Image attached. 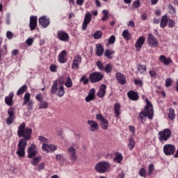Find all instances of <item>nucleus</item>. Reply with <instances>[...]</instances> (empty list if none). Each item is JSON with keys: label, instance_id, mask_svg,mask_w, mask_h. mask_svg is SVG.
I'll return each mask as SVG.
<instances>
[{"label": "nucleus", "instance_id": "5701e85b", "mask_svg": "<svg viewBox=\"0 0 178 178\" xmlns=\"http://www.w3.org/2000/svg\"><path fill=\"white\" fill-rule=\"evenodd\" d=\"M105 94H106V85L102 84L97 92V97H99V98H102L105 97Z\"/></svg>", "mask_w": 178, "mask_h": 178}, {"label": "nucleus", "instance_id": "de8ad7c7", "mask_svg": "<svg viewBox=\"0 0 178 178\" xmlns=\"http://www.w3.org/2000/svg\"><path fill=\"white\" fill-rule=\"evenodd\" d=\"M148 175H152V172L155 170V168L154 167V164H149L148 166Z\"/></svg>", "mask_w": 178, "mask_h": 178}, {"label": "nucleus", "instance_id": "a211bd4d", "mask_svg": "<svg viewBox=\"0 0 178 178\" xmlns=\"http://www.w3.org/2000/svg\"><path fill=\"white\" fill-rule=\"evenodd\" d=\"M88 124H89L90 131H97L98 130V123L95 120H88Z\"/></svg>", "mask_w": 178, "mask_h": 178}, {"label": "nucleus", "instance_id": "58836bf2", "mask_svg": "<svg viewBox=\"0 0 178 178\" xmlns=\"http://www.w3.org/2000/svg\"><path fill=\"white\" fill-rule=\"evenodd\" d=\"M80 81L81 83H83L84 86H86V84H88V82L90 81V80L88 79V78H87V76L83 75L80 79Z\"/></svg>", "mask_w": 178, "mask_h": 178}, {"label": "nucleus", "instance_id": "e433bc0d", "mask_svg": "<svg viewBox=\"0 0 178 178\" xmlns=\"http://www.w3.org/2000/svg\"><path fill=\"white\" fill-rule=\"evenodd\" d=\"M93 38L95 40H99L102 37V31H97L93 35H92Z\"/></svg>", "mask_w": 178, "mask_h": 178}, {"label": "nucleus", "instance_id": "774afa93", "mask_svg": "<svg viewBox=\"0 0 178 178\" xmlns=\"http://www.w3.org/2000/svg\"><path fill=\"white\" fill-rule=\"evenodd\" d=\"M116 178H124V172L122 171Z\"/></svg>", "mask_w": 178, "mask_h": 178}, {"label": "nucleus", "instance_id": "6e6d98bb", "mask_svg": "<svg viewBox=\"0 0 178 178\" xmlns=\"http://www.w3.org/2000/svg\"><path fill=\"white\" fill-rule=\"evenodd\" d=\"M56 161H63L65 159V157L63 156V154H56Z\"/></svg>", "mask_w": 178, "mask_h": 178}, {"label": "nucleus", "instance_id": "8fccbe9b", "mask_svg": "<svg viewBox=\"0 0 178 178\" xmlns=\"http://www.w3.org/2000/svg\"><path fill=\"white\" fill-rule=\"evenodd\" d=\"M96 65L97 66L99 70L102 71V70H104V65L102 64V62H101V61H97V62L96 63Z\"/></svg>", "mask_w": 178, "mask_h": 178}, {"label": "nucleus", "instance_id": "aec40b11", "mask_svg": "<svg viewBox=\"0 0 178 178\" xmlns=\"http://www.w3.org/2000/svg\"><path fill=\"white\" fill-rule=\"evenodd\" d=\"M13 97H15V94L13 92H11L8 96L5 97V102L8 106H12V105H13Z\"/></svg>", "mask_w": 178, "mask_h": 178}, {"label": "nucleus", "instance_id": "f704fd0d", "mask_svg": "<svg viewBox=\"0 0 178 178\" xmlns=\"http://www.w3.org/2000/svg\"><path fill=\"white\" fill-rule=\"evenodd\" d=\"M65 86L67 87V88H72V87H73V82L72 81V78H70V76L67 78Z\"/></svg>", "mask_w": 178, "mask_h": 178}, {"label": "nucleus", "instance_id": "a878e982", "mask_svg": "<svg viewBox=\"0 0 178 178\" xmlns=\"http://www.w3.org/2000/svg\"><path fill=\"white\" fill-rule=\"evenodd\" d=\"M127 95L129 99H131L132 101H138V94H137V92L131 90L127 93Z\"/></svg>", "mask_w": 178, "mask_h": 178}, {"label": "nucleus", "instance_id": "bf43d9fd", "mask_svg": "<svg viewBox=\"0 0 178 178\" xmlns=\"http://www.w3.org/2000/svg\"><path fill=\"white\" fill-rule=\"evenodd\" d=\"M6 24H10V13H7L6 17Z\"/></svg>", "mask_w": 178, "mask_h": 178}, {"label": "nucleus", "instance_id": "9b49d317", "mask_svg": "<svg viewBox=\"0 0 178 178\" xmlns=\"http://www.w3.org/2000/svg\"><path fill=\"white\" fill-rule=\"evenodd\" d=\"M39 24H40L43 29H47V27L51 24V19L47 16H42L39 19Z\"/></svg>", "mask_w": 178, "mask_h": 178}, {"label": "nucleus", "instance_id": "cd10ccee", "mask_svg": "<svg viewBox=\"0 0 178 178\" xmlns=\"http://www.w3.org/2000/svg\"><path fill=\"white\" fill-rule=\"evenodd\" d=\"M66 51L63 50L58 55V62L60 63H66Z\"/></svg>", "mask_w": 178, "mask_h": 178}, {"label": "nucleus", "instance_id": "5fc2aeb1", "mask_svg": "<svg viewBox=\"0 0 178 178\" xmlns=\"http://www.w3.org/2000/svg\"><path fill=\"white\" fill-rule=\"evenodd\" d=\"M116 41V38L115 35H111L108 39V44H115V42Z\"/></svg>", "mask_w": 178, "mask_h": 178}, {"label": "nucleus", "instance_id": "f8f14e48", "mask_svg": "<svg viewBox=\"0 0 178 178\" xmlns=\"http://www.w3.org/2000/svg\"><path fill=\"white\" fill-rule=\"evenodd\" d=\"M67 152L71 161H72V162H76L77 161V153L76 152V149L73 147H70L67 149Z\"/></svg>", "mask_w": 178, "mask_h": 178}, {"label": "nucleus", "instance_id": "dca6fc26", "mask_svg": "<svg viewBox=\"0 0 178 178\" xmlns=\"http://www.w3.org/2000/svg\"><path fill=\"white\" fill-rule=\"evenodd\" d=\"M42 149L47 152H55V151H56V146L44 143L42 146Z\"/></svg>", "mask_w": 178, "mask_h": 178}, {"label": "nucleus", "instance_id": "a19ab883", "mask_svg": "<svg viewBox=\"0 0 178 178\" xmlns=\"http://www.w3.org/2000/svg\"><path fill=\"white\" fill-rule=\"evenodd\" d=\"M101 123L102 129H104V130H108V120L104 118L102 121H101Z\"/></svg>", "mask_w": 178, "mask_h": 178}, {"label": "nucleus", "instance_id": "ea45409f", "mask_svg": "<svg viewBox=\"0 0 178 178\" xmlns=\"http://www.w3.org/2000/svg\"><path fill=\"white\" fill-rule=\"evenodd\" d=\"M135 145H136V141L133 138H131L129 139V142L128 144V147H129V149H133V148H134Z\"/></svg>", "mask_w": 178, "mask_h": 178}, {"label": "nucleus", "instance_id": "69168bd1", "mask_svg": "<svg viewBox=\"0 0 178 178\" xmlns=\"http://www.w3.org/2000/svg\"><path fill=\"white\" fill-rule=\"evenodd\" d=\"M133 6H134V8H138V6H140V1L139 0H136V1H134L133 3Z\"/></svg>", "mask_w": 178, "mask_h": 178}, {"label": "nucleus", "instance_id": "f257e3e1", "mask_svg": "<svg viewBox=\"0 0 178 178\" xmlns=\"http://www.w3.org/2000/svg\"><path fill=\"white\" fill-rule=\"evenodd\" d=\"M31 133H33V129L26 127L24 122H22L18 127L17 136L19 138L23 137V139H21L18 143V147L16 152L17 155L20 158H24L26 155V147H27V141L31 138Z\"/></svg>", "mask_w": 178, "mask_h": 178}, {"label": "nucleus", "instance_id": "4c0bfd02", "mask_svg": "<svg viewBox=\"0 0 178 178\" xmlns=\"http://www.w3.org/2000/svg\"><path fill=\"white\" fill-rule=\"evenodd\" d=\"M27 90V86L24 85L22 87H21L17 92V95H20L22 94H24V92Z\"/></svg>", "mask_w": 178, "mask_h": 178}, {"label": "nucleus", "instance_id": "6e6552de", "mask_svg": "<svg viewBox=\"0 0 178 178\" xmlns=\"http://www.w3.org/2000/svg\"><path fill=\"white\" fill-rule=\"evenodd\" d=\"M147 44L151 48H156L159 45L158 40L154 36V35L149 33L147 36Z\"/></svg>", "mask_w": 178, "mask_h": 178}, {"label": "nucleus", "instance_id": "a18cd8bd", "mask_svg": "<svg viewBox=\"0 0 178 178\" xmlns=\"http://www.w3.org/2000/svg\"><path fill=\"white\" fill-rule=\"evenodd\" d=\"M104 70L106 73H111V72H112V65L111 64H107Z\"/></svg>", "mask_w": 178, "mask_h": 178}, {"label": "nucleus", "instance_id": "052dcab7", "mask_svg": "<svg viewBox=\"0 0 178 178\" xmlns=\"http://www.w3.org/2000/svg\"><path fill=\"white\" fill-rule=\"evenodd\" d=\"M44 168H45V164L44 163H42L38 166L37 170L40 172V170H42Z\"/></svg>", "mask_w": 178, "mask_h": 178}, {"label": "nucleus", "instance_id": "4be33fe9", "mask_svg": "<svg viewBox=\"0 0 178 178\" xmlns=\"http://www.w3.org/2000/svg\"><path fill=\"white\" fill-rule=\"evenodd\" d=\"M159 60H160V62L161 63H163V65H165V66H168L170 65V63H172V59H170V58H167L166 56L163 55L159 56Z\"/></svg>", "mask_w": 178, "mask_h": 178}, {"label": "nucleus", "instance_id": "680f3d73", "mask_svg": "<svg viewBox=\"0 0 178 178\" xmlns=\"http://www.w3.org/2000/svg\"><path fill=\"white\" fill-rule=\"evenodd\" d=\"M96 118L97 119V120H99V122H102V120H104V119H105L101 114H97L96 115Z\"/></svg>", "mask_w": 178, "mask_h": 178}, {"label": "nucleus", "instance_id": "603ef678", "mask_svg": "<svg viewBox=\"0 0 178 178\" xmlns=\"http://www.w3.org/2000/svg\"><path fill=\"white\" fill-rule=\"evenodd\" d=\"M172 83H173V81L170 78H168L165 80V87H170L172 86Z\"/></svg>", "mask_w": 178, "mask_h": 178}, {"label": "nucleus", "instance_id": "49530a36", "mask_svg": "<svg viewBox=\"0 0 178 178\" xmlns=\"http://www.w3.org/2000/svg\"><path fill=\"white\" fill-rule=\"evenodd\" d=\"M169 12L171 15H175L176 13V8L172 6V4H170L168 6Z\"/></svg>", "mask_w": 178, "mask_h": 178}, {"label": "nucleus", "instance_id": "c03bdc74", "mask_svg": "<svg viewBox=\"0 0 178 178\" xmlns=\"http://www.w3.org/2000/svg\"><path fill=\"white\" fill-rule=\"evenodd\" d=\"M38 140L41 142L43 143V144H48L49 143V140L48 138L44 137V136H39Z\"/></svg>", "mask_w": 178, "mask_h": 178}, {"label": "nucleus", "instance_id": "2f4dec72", "mask_svg": "<svg viewBox=\"0 0 178 178\" xmlns=\"http://www.w3.org/2000/svg\"><path fill=\"white\" fill-rule=\"evenodd\" d=\"M114 112L117 118L119 116V115H120V104L116 103L114 105Z\"/></svg>", "mask_w": 178, "mask_h": 178}, {"label": "nucleus", "instance_id": "393cba45", "mask_svg": "<svg viewBox=\"0 0 178 178\" xmlns=\"http://www.w3.org/2000/svg\"><path fill=\"white\" fill-rule=\"evenodd\" d=\"M115 76L117 79V81H118L120 84H126V78L124 77V75H123V74L118 72L115 74Z\"/></svg>", "mask_w": 178, "mask_h": 178}, {"label": "nucleus", "instance_id": "412c9836", "mask_svg": "<svg viewBox=\"0 0 178 178\" xmlns=\"http://www.w3.org/2000/svg\"><path fill=\"white\" fill-rule=\"evenodd\" d=\"M145 42V37H140L136 44H135V47L136 48V49H141L142 47L144 45V43Z\"/></svg>", "mask_w": 178, "mask_h": 178}, {"label": "nucleus", "instance_id": "338daca9", "mask_svg": "<svg viewBox=\"0 0 178 178\" xmlns=\"http://www.w3.org/2000/svg\"><path fill=\"white\" fill-rule=\"evenodd\" d=\"M50 70H51V72H56V65H51L50 66Z\"/></svg>", "mask_w": 178, "mask_h": 178}, {"label": "nucleus", "instance_id": "7c9ffc66", "mask_svg": "<svg viewBox=\"0 0 178 178\" xmlns=\"http://www.w3.org/2000/svg\"><path fill=\"white\" fill-rule=\"evenodd\" d=\"M40 162H41V156L34 157L31 161L33 166H37Z\"/></svg>", "mask_w": 178, "mask_h": 178}, {"label": "nucleus", "instance_id": "ddd939ff", "mask_svg": "<svg viewBox=\"0 0 178 178\" xmlns=\"http://www.w3.org/2000/svg\"><path fill=\"white\" fill-rule=\"evenodd\" d=\"M57 36L58 40H60V41H64L65 42H67V41H69V34L66 32L58 31Z\"/></svg>", "mask_w": 178, "mask_h": 178}, {"label": "nucleus", "instance_id": "72a5a7b5", "mask_svg": "<svg viewBox=\"0 0 178 178\" xmlns=\"http://www.w3.org/2000/svg\"><path fill=\"white\" fill-rule=\"evenodd\" d=\"M113 161L117 163H120L123 161V156L120 153H117L116 156L113 159Z\"/></svg>", "mask_w": 178, "mask_h": 178}, {"label": "nucleus", "instance_id": "864d4df0", "mask_svg": "<svg viewBox=\"0 0 178 178\" xmlns=\"http://www.w3.org/2000/svg\"><path fill=\"white\" fill-rule=\"evenodd\" d=\"M13 120H15V117H8L6 120L7 124H12V123H13Z\"/></svg>", "mask_w": 178, "mask_h": 178}, {"label": "nucleus", "instance_id": "0e129e2a", "mask_svg": "<svg viewBox=\"0 0 178 178\" xmlns=\"http://www.w3.org/2000/svg\"><path fill=\"white\" fill-rule=\"evenodd\" d=\"M134 83L136 84V86H143V81L141 80H138V79H135L134 80Z\"/></svg>", "mask_w": 178, "mask_h": 178}, {"label": "nucleus", "instance_id": "f3484780", "mask_svg": "<svg viewBox=\"0 0 178 178\" xmlns=\"http://www.w3.org/2000/svg\"><path fill=\"white\" fill-rule=\"evenodd\" d=\"M37 155V151L35 150V145L31 144V147L28 148V158H34Z\"/></svg>", "mask_w": 178, "mask_h": 178}, {"label": "nucleus", "instance_id": "c85d7f7f", "mask_svg": "<svg viewBox=\"0 0 178 178\" xmlns=\"http://www.w3.org/2000/svg\"><path fill=\"white\" fill-rule=\"evenodd\" d=\"M168 22H169V19H168V16L164 15L162 18H161V21L160 22V26L161 27H162L163 29L164 27H166V26H168Z\"/></svg>", "mask_w": 178, "mask_h": 178}, {"label": "nucleus", "instance_id": "4d7b16f0", "mask_svg": "<svg viewBox=\"0 0 178 178\" xmlns=\"http://www.w3.org/2000/svg\"><path fill=\"white\" fill-rule=\"evenodd\" d=\"M6 37L8 40H12V38H13V33L10 31H8L6 33Z\"/></svg>", "mask_w": 178, "mask_h": 178}, {"label": "nucleus", "instance_id": "b1692460", "mask_svg": "<svg viewBox=\"0 0 178 178\" xmlns=\"http://www.w3.org/2000/svg\"><path fill=\"white\" fill-rule=\"evenodd\" d=\"M94 98H95V89L92 88L89 91L88 96L85 98V101H86V102H90V101H92Z\"/></svg>", "mask_w": 178, "mask_h": 178}, {"label": "nucleus", "instance_id": "39448f33", "mask_svg": "<svg viewBox=\"0 0 178 178\" xmlns=\"http://www.w3.org/2000/svg\"><path fill=\"white\" fill-rule=\"evenodd\" d=\"M159 138L161 143L163 141H168V140L170 138V136H172V131H170L169 129H165L163 131L159 133Z\"/></svg>", "mask_w": 178, "mask_h": 178}, {"label": "nucleus", "instance_id": "4468645a", "mask_svg": "<svg viewBox=\"0 0 178 178\" xmlns=\"http://www.w3.org/2000/svg\"><path fill=\"white\" fill-rule=\"evenodd\" d=\"M91 22V13H87L84 17V21L82 24V30L86 31L87 30V26L90 24V22Z\"/></svg>", "mask_w": 178, "mask_h": 178}, {"label": "nucleus", "instance_id": "c9c22d12", "mask_svg": "<svg viewBox=\"0 0 178 178\" xmlns=\"http://www.w3.org/2000/svg\"><path fill=\"white\" fill-rule=\"evenodd\" d=\"M168 115L170 120H173L176 118V115H175V110L172 108L169 109V113Z\"/></svg>", "mask_w": 178, "mask_h": 178}, {"label": "nucleus", "instance_id": "473e14b6", "mask_svg": "<svg viewBox=\"0 0 178 178\" xmlns=\"http://www.w3.org/2000/svg\"><path fill=\"white\" fill-rule=\"evenodd\" d=\"M115 54V51L113 50L106 49L104 52V56L107 58L108 59H112V56Z\"/></svg>", "mask_w": 178, "mask_h": 178}, {"label": "nucleus", "instance_id": "20e7f679", "mask_svg": "<svg viewBox=\"0 0 178 178\" xmlns=\"http://www.w3.org/2000/svg\"><path fill=\"white\" fill-rule=\"evenodd\" d=\"M109 168V163L106 161H102L96 164L95 169L99 173H105Z\"/></svg>", "mask_w": 178, "mask_h": 178}, {"label": "nucleus", "instance_id": "09e8293b", "mask_svg": "<svg viewBox=\"0 0 178 178\" xmlns=\"http://www.w3.org/2000/svg\"><path fill=\"white\" fill-rule=\"evenodd\" d=\"M139 175L141 177H147V172H145V169L141 168L139 170Z\"/></svg>", "mask_w": 178, "mask_h": 178}, {"label": "nucleus", "instance_id": "7ed1b4c3", "mask_svg": "<svg viewBox=\"0 0 178 178\" xmlns=\"http://www.w3.org/2000/svg\"><path fill=\"white\" fill-rule=\"evenodd\" d=\"M51 94H56L58 97H63L65 95V87L62 83L58 84V80H56L51 86Z\"/></svg>", "mask_w": 178, "mask_h": 178}, {"label": "nucleus", "instance_id": "c756f323", "mask_svg": "<svg viewBox=\"0 0 178 178\" xmlns=\"http://www.w3.org/2000/svg\"><path fill=\"white\" fill-rule=\"evenodd\" d=\"M122 35L127 41H129L131 38V34H130V32L127 29L123 31Z\"/></svg>", "mask_w": 178, "mask_h": 178}, {"label": "nucleus", "instance_id": "79ce46f5", "mask_svg": "<svg viewBox=\"0 0 178 178\" xmlns=\"http://www.w3.org/2000/svg\"><path fill=\"white\" fill-rule=\"evenodd\" d=\"M138 70L140 73H145V72H147V67L145 65H140L138 67Z\"/></svg>", "mask_w": 178, "mask_h": 178}, {"label": "nucleus", "instance_id": "13d9d810", "mask_svg": "<svg viewBox=\"0 0 178 178\" xmlns=\"http://www.w3.org/2000/svg\"><path fill=\"white\" fill-rule=\"evenodd\" d=\"M168 26L169 27H175L176 26V22L173 19L168 20Z\"/></svg>", "mask_w": 178, "mask_h": 178}, {"label": "nucleus", "instance_id": "0eeeda50", "mask_svg": "<svg viewBox=\"0 0 178 178\" xmlns=\"http://www.w3.org/2000/svg\"><path fill=\"white\" fill-rule=\"evenodd\" d=\"M35 99L38 101V106L39 109H47L48 108V103L44 101V97L42 95L38 94L35 96Z\"/></svg>", "mask_w": 178, "mask_h": 178}, {"label": "nucleus", "instance_id": "9d476101", "mask_svg": "<svg viewBox=\"0 0 178 178\" xmlns=\"http://www.w3.org/2000/svg\"><path fill=\"white\" fill-rule=\"evenodd\" d=\"M175 151H176V147L173 145H165L163 147V152L167 156L173 155L175 154Z\"/></svg>", "mask_w": 178, "mask_h": 178}, {"label": "nucleus", "instance_id": "3c124183", "mask_svg": "<svg viewBox=\"0 0 178 178\" xmlns=\"http://www.w3.org/2000/svg\"><path fill=\"white\" fill-rule=\"evenodd\" d=\"M33 42H34V39L30 38L26 40V44L29 47H31L33 45Z\"/></svg>", "mask_w": 178, "mask_h": 178}, {"label": "nucleus", "instance_id": "e2e57ef3", "mask_svg": "<svg viewBox=\"0 0 178 178\" xmlns=\"http://www.w3.org/2000/svg\"><path fill=\"white\" fill-rule=\"evenodd\" d=\"M149 74L150 77H156V72H155L154 70H150L149 72Z\"/></svg>", "mask_w": 178, "mask_h": 178}, {"label": "nucleus", "instance_id": "2eb2a0df", "mask_svg": "<svg viewBox=\"0 0 178 178\" xmlns=\"http://www.w3.org/2000/svg\"><path fill=\"white\" fill-rule=\"evenodd\" d=\"M81 56L78 55L74 58L73 63L72 64V69H77L80 65H81Z\"/></svg>", "mask_w": 178, "mask_h": 178}, {"label": "nucleus", "instance_id": "423d86ee", "mask_svg": "<svg viewBox=\"0 0 178 178\" xmlns=\"http://www.w3.org/2000/svg\"><path fill=\"white\" fill-rule=\"evenodd\" d=\"M104 79V75L101 72H92L89 75V80L91 83H98Z\"/></svg>", "mask_w": 178, "mask_h": 178}, {"label": "nucleus", "instance_id": "bb28decb", "mask_svg": "<svg viewBox=\"0 0 178 178\" xmlns=\"http://www.w3.org/2000/svg\"><path fill=\"white\" fill-rule=\"evenodd\" d=\"M104 47H102V44H96V55L97 56H102L104 55Z\"/></svg>", "mask_w": 178, "mask_h": 178}, {"label": "nucleus", "instance_id": "1a4fd4ad", "mask_svg": "<svg viewBox=\"0 0 178 178\" xmlns=\"http://www.w3.org/2000/svg\"><path fill=\"white\" fill-rule=\"evenodd\" d=\"M27 104L28 111H33L34 102L32 100H30V93L29 92L24 95L23 106L27 105Z\"/></svg>", "mask_w": 178, "mask_h": 178}, {"label": "nucleus", "instance_id": "f03ea898", "mask_svg": "<svg viewBox=\"0 0 178 178\" xmlns=\"http://www.w3.org/2000/svg\"><path fill=\"white\" fill-rule=\"evenodd\" d=\"M146 106L145 107V111H141L139 113V116L138 118V120H140L142 123H144L145 120L147 119H154V108L152 107V104L149 102V100H148V98L145 97Z\"/></svg>", "mask_w": 178, "mask_h": 178}, {"label": "nucleus", "instance_id": "37998d69", "mask_svg": "<svg viewBox=\"0 0 178 178\" xmlns=\"http://www.w3.org/2000/svg\"><path fill=\"white\" fill-rule=\"evenodd\" d=\"M8 114L9 115L8 117L15 118V108H8Z\"/></svg>", "mask_w": 178, "mask_h": 178}, {"label": "nucleus", "instance_id": "6ab92c4d", "mask_svg": "<svg viewBox=\"0 0 178 178\" xmlns=\"http://www.w3.org/2000/svg\"><path fill=\"white\" fill-rule=\"evenodd\" d=\"M29 27L31 31H33L37 27V17L35 16H31L30 17V22H29Z\"/></svg>", "mask_w": 178, "mask_h": 178}]
</instances>
